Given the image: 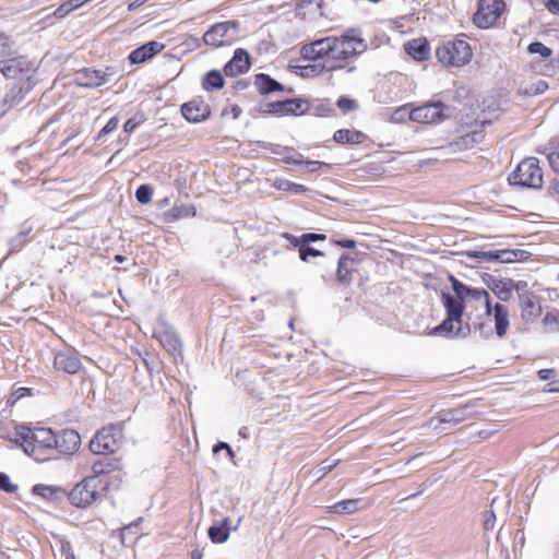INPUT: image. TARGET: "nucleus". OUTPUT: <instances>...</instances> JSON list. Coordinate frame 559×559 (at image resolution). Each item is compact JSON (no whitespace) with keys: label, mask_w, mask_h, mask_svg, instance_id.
Returning a JSON list of instances; mask_svg holds the SVG:
<instances>
[{"label":"nucleus","mask_w":559,"mask_h":559,"mask_svg":"<svg viewBox=\"0 0 559 559\" xmlns=\"http://www.w3.org/2000/svg\"><path fill=\"white\" fill-rule=\"evenodd\" d=\"M153 197V189L150 185H141L135 191V199L140 204H147Z\"/></svg>","instance_id":"e433bc0d"},{"label":"nucleus","mask_w":559,"mask_h":559,"mask_svg":"<svg viewBox=\"0 0 559 559\" xmlns=\"http://www.w3.org/2000/svg\"><path fill=\"white\" fill-rule=\"evenodd\" d=\"M511 185L539 189L543 186V169L536 157H526L519 163L509 177Z\"/></svg>","instance_id":"0eeeda50"},{"label":"nucleus","mask_w":559,"mask_h":559,"mask_svg":"<svg viewBox=\"0 0 559 559\" xmlns=\"http://www.w3.org/2000/svg\"><path fill=\"white\" fill-rule=\"evenodd\" d=\"M11 440L36 461H47L52 457V429L50 428H29L17 425Z\"/></svg>","instance_id":"20e7f679"},{"label":"nucleus","mask_w":559,"mask_h":559,"mask_svg":"<svg viewBox=\"0 0 559 559\" xmlns=\"http://www.w3.org/2000/svg\"><path fill=\"white\" fill-rule=\"evenodd\" d=\"M70 12H72V8L69 5L67 1H64L61 5H59L55 12L53 15L57 19H63L66 17Z\"/></svg>","instance_id":"8fccbe9b"},{"label":"nucleus","mask_w":559,"mask_h":559,"mask_svg":"<svg viewBox=\"0 0 559 559\" xmlns=\"http://www.w3.org/2000/svg\"><path fill=\"white\" fill-rule=\"evenodd\" d=\"M543 3L549 13L559 15V0H543Z\"/></svg>","instance_id":"603ef678"},{"label":"nucleus","mask_w":559,"mask_h":559,"mask_svg":"<svg viewBox=\"0 0 559 559\" xmlns=\"http://www.w3.org/2000/svg\"><path fill=\"white\" fill-rule=\"evenodd\" d=\"M336 105L341 112L344 115L354 111L358 108V103L355 99L345 96L340 97Z\"/></svg>","instance_id":"58836bf2"},{"label":"nucleus","mask_w":559,"mask_h":559,"mask_svg":"<svg viewBox=\"0 0 559 559\" xmlns=\"http://www.w3.org/2000/svg\"><path fill=\"white\" fill-rule=\"evenodd\" d=\"M233 112H234V116L237 118L240 115L241 110L238 106H235V107H233Z\"/></svg>","instance_id":"0e129e2a"},{"label":"nucleus","mask_w":559,"mask_h":559,"mask_svg":"<svg viewBox=\"0 0 559 559\" xmlns=\"http://www.w3.org/2000/svg\"><path fill=\"white\" fill-rule=\"evenodd\" d=\"M436 57L445 68H461L471 62L473 49L464 39V35H461L439 45L436 49Z\"/></svg>","instance_id":"423d86ee"},{"label":"nucleus","mask_w":559,"mask_h":559,"mask_svg":"<svg viewBox=\"0 0 559 559\" xmlns=\"http://www.w3.org/2000/svg\"><path fill=\"white\" fill-rule=\"evenodd\" d=\"M309 47V44L304 45L300 49L301 60L304 62H307L306 64H302L299 67L300 74L302 76H317L324 71L332 72L328 66L329 61L325 58L318 59V58H311L310 56H307L305 53V49Z\"/></svg>","instance_id":"aec40b11"},{"label":"nucleus","mask_w":559,"mask_h":559,"mask_svg":"<svg viewBox=\"0 0 559 559\" xmlns=\"http://www.w3.org/2000/svg\"><path fill=\"white\" fill-rule=\"evenodd\" d=\"M527 50L531 52V53H538L543 58H549L552 53L551 49L548 48L547 46H545L543 43L540 41H534V43H531L528 45V48Z\"/></svg>","instance_id":"a19ab883"},{"label":"nucleus","mask_w":559,"mask_h":559,"mask_svg":"<svg viewBox=\"0 0 559 559\" xmlns=\"http://www.w3.org/2000/svg\"><path fill=\"white\" fill-rule=\"evenodd\" d=\"M444 105L440 102L426 103L409 111V119L418 123H438L444 119Z\"/></svg>","instance_id":"2eb2a0df"},{"label":"nucleus","mask_w":559,"mask_h":559,"mask_svg":"<svg viewBox=\"0 0 559 559\" xmlns=\"http://www.w3.org/2000/svg\"><path fill=\"white\" fill-rule=\"evenodd\" d=\"M207 533L212 543H225L229 537L228 519H225L223 523L212 525Z\"/></svg>","instance_id":"473e14b6"},{"label":"nucleus","mask_w":559,"mask_h":559,"mask_svg":"<svg viewBox=\"0 0 559 559\" xmlns=\"http://www.w3.org/2000/svg\"><path fill=\"white\" fill-rule=\"evenodd\" d=\"M405 51L416 61H426L430 56V46L426 38H414L405 43Z\"/></svg>","instance_id":"b1692460"},{"label":"nucleus","mask_w":559,"mask_h":559,"mask_svg":"<svg viewBox=\"0 0 559 559\" xmlns=\"http://www.w3.org/2000/svg\"><path fill=\"white\" fill-rule=\"evenodd\" d=\"M191 559H202V554L199 550H193L191 552Z\"/></svg>","instance_id":"e2e57ef3"},{"label":"nucleus","mask_w":559,"mask_h":559,"mask_svg":"<svg viewBox=\"0 0 559 559\" xmlns=\"http://www.w3.org/2000/svg\"><path fill=\"white\" fill-rule=\"evenodd\" d=\"M238 26L239 24L236 21L216 23L204 33L203 41L213 47L230 45L234 41V36L229 32L236 31Z\"/></svg>","instance_id":"ddd939ff"},{"label":"nucleus","mask_w":559,"mask_h":559,"mask_svg":"<svg viewBox=\"0 0 559 559\" xmlns=\"http://www.w3.org/2000/svg\"><path fill=\"white\" fill-rule=\"evenodd\" d=\"M454 295L443 293L441 296L442 306L445 310V319L435 326L432 335L455 337L462 332V317L466 304L471 300L481 302L485 308V317L493 318L495 331L499 338H503L510 328V312L507 306L497 302L491 304V298L485 288H473L454 276H450Z\"/></svg>","instance_id":"f257e3e1"},{"label":"nucleus","mask_w":559,"mask_h":559,"mask_svg":"<svg viewBox=\"0 0 559 559\" xmlns=\"http://www.w3.org/2000/svg\"><path fill=\"white\" fill-rule=\"evenodd\" d=\"M147 0H134L133 2H131L129 5H128V10L129 11H133L135 10L136 8H139L140 5L144 4Z\"/></svg>","instance_id":"052dcab7"},{"label":"nucleus","mask_w":559,"mask_h":559,"mask_svg":"<svg viewBox=\"0 0 559 559\" xmlns=\"http://www.w3.org/2000/svg\"><path fill=\"white\" fill-rule=\"evenodd\" d=\"M464 415L459 409L443 411L439 414V421L441 424L457 425L463 421Z\"/></svg>","instance_id":"c9c22d12"},{"label":"nucleus","mask_w":559,"mask_h":559,"mask_svg":"<svg viewBox=\"0 0 559 559\" xmlns=\"http://www.w3.org/2000/svg\"><path fill=\"white\" fill-rule=\"evenodd\" d=\"M276 188L285 191H292L295 193H305L307 192V187L300 183L292 182L289 180H283L275 186Z\"/></svg>","instance_id":"ea45409f"},{"label":"nucleus","mask_w":559,"mask_h":559,"mask_svg":"<svg viewBox=\"0 0 559 559\" xmlns=\"http://www.w3.org/2000/svg\"><path fill=\"white\" fill-rule=\"evenodd\" d=\"M488 288L493 295L501 301H509L514 290H519L521 286H526L525 282H514L511 278H491L488 284Z\"/></svg>","instance_id":"f3484780"},{"label":"nucleus","mask_w":559,"mask_h":559,"mask_svg":"<svg viewBox=\"0 0 559 559\" xmlns=\"http://www.w3.org/2000/svg\"><path fill=\"white\" fill-rule=\"evenodd\" d=\"M308 109L307 103L300 98L271 102L264 105L262 111L276 117L297 116Z\"/></svg>","instance_id":"4468645a"},{"label":"nucleus","mask_w":559,"mask_h":559,"mask_svg":"<svg viewBox=\"0 0 559 559\" xmlns=\"http://www.w3.org/2000/svg\"><path fill=\"white\" fill-rule=\"evenodd\" d=\"M468 255L486 262L500 261L506 263L515 261L518 257L514 250L473 251Z\"/></svg>","instance_id":"393cba45"},{"label":"nucleus","mask_w":559,"mask_h":559,"mask_svg":"<svg viewBox=\"0 0 559 559\" xmlns=\"http://www.w3.org/2000/svg\"><path fill=\"white\" fill-rule=\"evenodd\" d=\"M92 475L107 484V490L118 488L123 480L122 462L119 457H102L92 464Z\"/></svg>","instance_id":"9b49d317"},{"label":"nucleus","mask_w":559,"mask_h":559,"mask_svg":"<svg viewBox=\"0 0 559 559\" xmlns=\"http://www.w3.org/2000/svg\"><path fill=\"white\" fill-rule=\"evenodd\" d=\"M67 2L72 8V11H74L87 3L86 0H68Z\"/></svg>","instance_id":"bf43d9fd"},{"label":"nucleus","mask_w":559,"mask_h":559,"mask_svg":"<svg viewBox=\"0 0 559 559\" xmlns=\"http://www.w3.org/2000/svg\"><path fill=\"white\" fill-rule=\"evenodd\" d=\"M251 59L247 50L238 48L235 50L233 58L224 66V74L235 78L249 71Z\"/></svg>","instance_id":"a211bd4d"},{"label":"nucleus","mask_w":559,"mask_h":559,"mask_svg":"<svg viewBox=\"0 0 559 559\" xmlns=\"http://www.w3.org/2000/svg\"><path fill=\"white\" fill-rule=\"evenodd\" d=\"M109 490L107 484L91 475L85 476L67 493L69 502L79 509H86L104 499Z\"/></svg>","instance_id":"39448f33"},{"label":"nucleus","mask_w":559,"mask_h":559,"mask_svg":"<svg viewBox=\"0 0 559 559\" xmlns=\"http://www.w3.org/2000/svg\"><path fill=\"white\" fill-rule=\"evenodd\" d=\"M109 73L107 71L84 68L76 72L78 84L84 87H98L108 82Z\"/></svg>","instance_id":"412c9836"},{"label":"nucleus","mask_w":559,"mask_h":559,"mask_svg":"<svg viewBox=\"0 0 559 559\" xmlns=\"http://www.w3.org/2000/svg\"><path fill=\"white\" fill-rule=\"evenodd\" d=\"M254 86L261 94H270L283 91V85L265 73H259L254 76Z\"/></svg>","instance_id":"c756f323"},{"label":"nucleus","mask_w":559,"mask_h":559,"mask_svg":"<svg viewBox=\"0 0 559 559\" xmlns=\"http://www.w3.org/2000/svg\"><path fill=\"white\" fill-rule=\"evenodd\" d=\"M32 394H33L32 389H29V388H24V386L17 388L16 390H14L11 393V395L8 400V404L13 405L21 399L31 396Z\"/></svg>","instance_id":"79ce46f5"},{"label":"nucleus","mask_w":559,"mask_h":559,"mask_svg":"<svg viewBox=\"0 0 559 559\" xmlns=\"http://www.w3.org/2000/svg\"><path fill=\"white\" fill-rule=\"evenodd\" d=\"M333 141L340 145H360L369 141V136L357 129H338L333 133Z\"/></svg>","instance_id":"5701e85b"},{"label":"nucleus","mask_w":559,"mask_h":559,"mask_svg":"<svg viewBox=\"0 0 559 559\" xmlns=\"http://www.w3.org/2000/svg\"><path fill=\"white\" fill-rule=\"evenodd\" d=\"M325 235L323 234H312V233H308V234H304L301 237H300V240H297L299 243H304L306 246H308L309 242L311 241H319V240H325Z\"/></svg>","instance_id":"de8ad7c7"},{"label":"nucleus","mask_w":559,"mask_h":559,"mask_svg":"<svg viewBox=\"0 0 559 559\" xmlns=\"http://www.w3.org/2000/svg\"><path fill=\"white\" fill-rule=\"evenodd\" d=\"M0 489L7 492H12L14 490V486L11 485L10 477L4 473H0Z\"/></svg>","instance_id":"3c124183"},{"label":"nucleus","mask_w":559,"mask_h":559,"mask_svg":"<svg viewBox=\"0 0 559 559\" xmlns=\"http://www.w3.org/2000/svg\"><path fill=\"white\" fill-rule=\"evenodd\" d=\"M81 447V436L73 429L52 431V456L56 454L71 456Z\"/></svg>","instance_id":"f8f14e48"},{"label":"nucleus","mask_w":559,"mask_h":559,"mask_svg":"<svg viewBox=\"0 0 559 559\" xmlns=\"http://www.w3.org/2000/svg\"><path fill=\"white\" fill-rule=\"evenodd\" d=\"M224 85V78L218 70L209 71L202 80V87L207 92L221 90Z\"/></svg>","instance_id":"72a5a7b5"},{"label":"nucleus","mask_w":559,"mask_h":559,"mask_svg":"<svg viewBox=\"0 0 559 559\" xmlns=\"http://www.w3.org/2000/svg\"><path fill=\"white\" fill-rule=\"evenodd\" d=\"M129 528H130V526L123 527V528H122V532H124V531H127V530H129Z\"/></svg>","instance_id":"774afa93"},{"label":"nucleus","mask_w":559,"mask_h":559,"mask_svg":"<svg viewBox=\"0 0 559 559\" xmlns=\"http://www.w3.org/2000/svg\"><path fill=\"white\" fill-rule=\"evenodd\" d=\"M165 45L160 41L151 40L132 50L128 57L132 64L144 63L162 52Z\"/></svg>","instance_id":"6ab92c4d"},{"label":"nucleus","mask_w":559,"mask_h":559,"mask_svg":"<svg viewBox=\"0 0 559 559\" xmlns=\"http://www.w3.org/2000/svg\"><path fill=\"white\" fill-rule=\"evenodd\" d=\"M367 49L365 39L356 29H348L341 36H329L309 44L305 53L311 58L329 61L331 70H342Z\"/></svg>","instance_id":"f03ea898"},{"label":"nucleus","mask_w":559,"mask_h":559,"mask_svg":"<svg viewBox=\"0 0 559 559\" xmlns=\"http://www.w3.org/2000/svg\"><path fill=\"white\" fill-rule=\"evenodd\" d=\"M119 119L118 117H112L108 120V122L103 127V129L98 133V138L105 136L110 132L115 131L118 127Z\"/></svg>","instance_id":"c03bdc74"},{"label":"nucleus","mask_w":559,"mask_h":559,"mask_svg":"<svg viewBox=\"0 0 559 559\" xmlns=\"http://www.w3.org/2000/svg\"><path fill=\"white\" fill-rule=\"evenodd\" d=\"M472 324L474 326L475 330H479V331H484L485 328H486V324L484 321L481 320H475V321H472Z\"/></svg>","instance_id":"680f3d73"},{"label":"nucleus","mask_w":559,"mask_h":559,"mask_svg":"<svg viewBox=\"0 0 559 559\" xmlns=\"http://www.w3.org/2000/svg\"><path fill=\"white\" fill-rule=\"evenodd\" d=\"M507 11L503 0H478L477 10L473 14V23L480 29L497 27Z\"/></svg>","instance_id":"6e6552de"},{"label":"nucleus","mask_w":559,"mask_h":559,"mask_svg":"<svg viewBox=\"0 0 559 559\" xmlns=\"http://www.w3.org/2000/svg\"><path fill=\"white\" fill-rule=\"evenodd\" d=\"M372 3H378L380 0H369Z\"/></svg>","instance_id":"69168bd1"},{"label":"nucleus","mask_w":559,"mask_h":559,"mask_svg":"<svg viewBox=\"0 0 559 559\" xmlns=\"http://www.w3.org/2000/svg\"><path fill=\"white\" fill-rule=\"evenodd\" d=\"M221 450H226L230 456L234 455L231 448L225 442H219V443L215 444L213 448L214 453H218Z\"/></svg>","instance_id":"4d7b16f0"},{"label":"nucleus","mask_w":559,"mask_h":559,"mask_svg":"<svg viewBox=\"0 0 559 559\" xmlns=\"http://www.w3.org/2000/svg\"><path fill=\"white\" fill-rule=\"evenodd\" d=\"M160 342L168 350L177 352L180 348L179 340L173 335H166L165 340H162Z\"/></svg>","instance_id":"49530a36"},{"label":"nucleus","mask_w":559,"mask_h":559,"mask_svg":"<svg viewBox=\"0 0 559 559\" xmlns=\"http://www.w3.org/2000/svg\"><path fill=\"white\" fill-rule=\"evenodd\" d=\"M338 463H340V460H336V461H334V462H332V463H330V464L323 465V466L321 467V469H320V471L322 472V474H323V475H326V474H328V473H330L334 467H336V466L338 465Z\"/></svg>","instance_id":"13d9d810"},{"label":"nucleus","mask_w":559,"mask_h":559,"mask_svg":"<svg viewBox=\"0 0 559 559\" xmlns=\"http://www.w3.org/2000/svg\"><path fill=\"white\" fill-rule=\"evenodd\" d=\"M537 152L540 154H545L548 158L551 168L556 173H559V141L551 140L543 148H538Z\"/></svg>","instance_id":"2f4dec72"},{"label":"nucleus","mask_w":559,"mask_h":559,"mask_svg":"<svg viewBox=\"0 0 559 559\" xmlns=\"http://www.w3.org/2000/svg\"><path fill=\"white\" fill-rule=\"evenodd\" d=\"M38 67L24 55L0 59V72L9 80H17L8 97L12 103H20L36 85L35 74Z\"/></svg>","instance_id":"7ed1b4c3"},{"label":"nucleus","mask_w":559,"mask_h":559,"mask_svg":"<svg viewBox=\"0 0 559 559\" xmlns=\"http://www.w3.org/2000/svg\"><path fill=\"white\" fill-rule=\"evenodd\" d=\"M116 260L121 261V257H120V255H117V257H116Z\"/></svg>","instance_id":"338daca9"},{"label":"nucleus","mask_w":559,"mask_h":559,"mask_svg":"<svg viewBox=\"0 0 559 559\" xmlns=\"http://www.w3.org/2000/svg\"><path fill=\"white\" fill-rule=\"evenodd\" d=\"M330 242L332 245H335L337 247L345 248V249H354V248H356V245H357L356 240L352 239V238H343V239L331 238Z\"/></svg>","instance_id":"a18cd8bd"},{"label":"nucleus","mask_w":559,"mask_h":559,"mask_svg":"<svg viewBox=\"0 0 559 559\" xmlns=\"http://www.w3.org/2000/svg\"><path fill=\"white\" fill-rule=\"evenodd\" d=\"M520 307L523 317H536L540 313V305L536 300V296L532 292L520 295Z\"/></svg>","instance_id":"c85d7f7f"},{"label":"nucleus","mask_w":559,"mask_h":559,"mask_svg":"<svg viewBox=\"0 0 559 559\" xmlns=\"http://www.w3.org/2000/svg\"><path fill=\"white\" fill-rule=\"evenodd\" d=\"M543 325L552 332H559V310L552 308L547 311L542 320Z\"/></svg>","instance_id":"f704fd0d"},{"label":"nucleus","mask_w":559,"mask_h":559,"mask_svg":"<svg viewBox=\"0 0 559 559\" xmlns=\"http://www.w3.org/2000/svg\"><path fill=\"white\" fill-rule=\"evenodd\" d=\"M543 391L546 393H559V379L555 377L544 386Z\"/></svg>","instance_id":"5fc2aeb1"},{"label":"nucleus","mask_w":559,"mask_h":559,"mask_svg":"<svg viewBox=\"0 0 559 559\" xmlns=\"http://www.w3.org/2000/svg\"><path fill=\"white\" fill-rule=\"evenodd\" d=\"M537 377L539 380L547 381L552 380L556 377V370L555 369H540L537 371Z\"/></svg>","instance_id":"864d4df0"},{"label":"nucleus","mask_w":559,"mask_h":559,"mask_svg":"<svg viewBox=\"0 0 559 559\" xmlns=\"http://www.w3.org/2000/svg\"><path fill=\"white\" fill-rule=\"evenodd\" d=\"M197 215V210L194 205L189 204H180L174 205L169 211L165 212L163 217L166 223H174L179 219L194 217Z\"/></svg>","instance_id":"bb28decb"},{"label":"nucleus","mask_w":559,"mask_h":559,"mask_svg":"<svg viewBox=\"0 0 559 559\" xmlns=\"http://www.w3.org/2000/svg\"><path fill=\"white\" fill-rule=\"evenodd\" d=\"M144 122L143 116L139 120L135 118L128 119L123 124V131L127 133H132L141 123Z\"/></svg>","instance_id":"09e8293b"},{"label":"nucleus","mask_w":559,"mask_h":559,"mask_svg":"<svg viewBox=\"0 0 559 559\" xmlns=\"http://www.w3.org/2000/svg\"><path fill=\"white\" fill-rule=\"evenodd\" d=\"M295 246L299 247V258L307 262L309 260V258H316V257H321L323 255V253L314 248H311L309 246H306L304 243H299L298 241H296L294 243Z\"/></svg>","instance_id":"4c0bfd02"},{"label":"nucleus","mask_w":559,"mask_h":559,"mask_svg":"<svg viewBox=\"0 0 559 559\" xmlns=\"http://www.w3.org/2000/svg\"><path fill=\"white\" fill-rule=\"evenodd\" d=\"M362 499L354 498L346 499L334 503L328 508L330 513L335 514H353L360 509H364L365 506H361Z\"/></svg>","instance_id":"cd10ccee"},{"label":"nucleus","mask_w":559,"mask_h":559,"mask_svg":"<svg viewBox=\"0 0 559 559\" xmlns=\"http://www.w3.org/2000/svg\"><path fill=\"white\" fill-rule=\"evenodd\" d=\"M60 551L64 559H75L73 547L69 540H60Z\"/></svg>","instance_id":"37998d69"},{"label":"nucleus","mask_w":559,"mask_h":559,"mask_svg":"<svg viewBox=\"0 0 559 559\" xmlns=\"http://www.w3.org/2000/svg\"><path fill=\"white\" fill-rule=\"evenodd\" d=\"M548 85L545 81L539 80L535 87H531L530 90H526V93H533V94H539L547 90Z\"/></svg>","instance_id":"6e6d98bb"},{"label":"nucleus","mask_w":559,"mask_h":559,"mask_svg":"<svg viewBox=\"0 0 559 559\" xmlns=\"http://www.w3.org/2000/svg\"><path fill=\"white\" fill-rule=\"evenodd\" d=\"M123 441L122 428L110 424L98 430L90 442V449L94 454L104 455L117 452Z\"/></svg>","instance_id":"1a4fd4ad"},{"label":"nucleus","mask_w":559,"mask_h":559,"mask_svg":"<svg viewBox=\"0 0 559 559\" xmlns=\"http://www.w3.org/2000/svg\"><path fill=\"white\" fill-rule=\"evenodd\" d=\"M270 152L278 157V162L287 165L304 167L307 173L312 174L323 168H331V164L321 160L305 159L304 155L293 146L272 144L270 146Z\"/></svg>","instance_id":"9d476101"},{"label":"nucleus","mask_w":559,"mask_h":559,"mask_svg":"<svg viewBox=\"0 0 559 559\" xmlns=\"http://www.w3.org/2000/svg\"><path fill=\"white\" fill-rule=\"evenodd\" d=\"M354 259L348 253H343L337 263L336 280L341 285H349L354 273Z\"/></svg>","instance_id":"a878e982"},{"label":"nucleus","mask_w":559,"mask_h":559,"mask_svg":"<svg viewBox=\"0 0 559 559\" xmlns=\"http://www.w3.org/2000/svg\"><path fill=\"white\" fill-rule=\"evenodd\" d=\"M181 115L189 122L198 123L206 120L211 115V108L201 97H197L182 104Z\"/></svg>","instance_id":"dca6fc26"},{"label":"nucleus","mask_w":559,"mask_h":559,"mask_svg":"<svg viewBox=\"0 0 559 559\" xmlns=\"http://www.w3.org/2000/svg\"><path fill=\"white\" fill-rule=\"evenodd\" d=\"M32 492L45 500L55 501L64 493V490L57 486L37 484L33 487Z\"/></svg>","instance_id":"7c9ffc66"},{"label":"nucleus","mask_w":559,"mask_h":559,"mask_svg":"<svg viewBox=\"0 0 559 559\" xmlns=\"http://www.w3.org/2000/svg\"><path fill=\"white\" fill-rule=\"evenodd\" d=\"M53 368L69 374H75L82 369V362L76 354L58 352L53 357Z\"/></svg>","instance_id":"4be33fe9"}]
</instances>
